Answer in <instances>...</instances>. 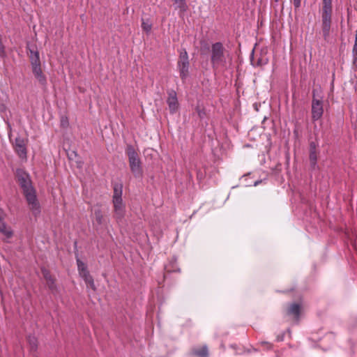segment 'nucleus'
Segmentation results:
<instances>
[{
  "instance_id": "23",
  "label": "nucleus",
  "mask_w": 357,
  "mask_h": 357,
  "mask_svg": "<svg viewBox=\"0 0 357 357\" xmlns=\"http://www.w3.org/2000/svg\"><path fill=\"white\" fill-rule=\"evenodd\" d=\"M302 305L299 303H292L289 309V312H300Z\"/></svg>"
},
{
  "instance_id": "7",
  "label": "nucleus",
  "mask_w": 357,
  "mask_h": 357,
  "mask_svg": "<svg viewBox=\"0 0 357 357\" xmlns=\"http://www.w3.org/2000/svg\"><path fill=\"white\" fill-rule=\"evenodd\" d=\"M41 272L46 282V284L53 294H56L59 293V289L57 284L56 283V278L54 275L51 274L49 270L45 268H41Z\"/></svg>"
},
{
  "instance_id": "3",
  "label": "nucleus",
  "mask_w": 357,
  "mask_h": 357,
  "mask_svg": "<svg viewBox=\"0 0 357 357\" xmlns=\"http://www.w3.org/2000/svg\"><path fill=\"white\" fill-rule=\"evenodd\" d=\"M227 52L221 43H215L211 46V62L213 69L226 66Z\"/></svg>"
},
{
  "instance_id": "30",
  "label": "nucleus",
  "mask_w": 357,
  "mask_h": 357,
  "mask_svg": "<svg viewBox=\"0 0 357 357\" xmlns=\"http://www.w3.org/2000/svg\"><path fill=\"white\" fill-rule=\"evenodd\" d=\"M266 63V61L263 62L261 60H259L257 62V65H259V66L262 65L263 63Z\"/></svg>"
},
{
  "instance_id": "28",
  "label": "nucleus",
  "mask_w": 357,
  "mask_h": 357,
  "mask_svg": "<svg viewBox=\"0 0 357 357\" xmlns=\"http://www.w3.org/2000/svg\"><path fill=\"white\" fill-rule=\"evenodd\" d=\"M6 55L5 47L2 43L1 39H0V57H4Z\"/></svg>"
},
{
  "instance_id": "12",
  "label": "nucleus",
  "mask_w": 357,
  "mask_h": 357,
  "mask_svg": "<svg viewBox=\"0 0 357 357\" xmlns=\"http://www.w3.org/2000/svg\"><path fill=\"white\" fill-rule=\"evenodd\" d=\"M3 216V212L0 208V232L2 233L4 236H6L7 238H10L13 236V231L4 223Z\"/></svg>"
},
{
  "instance_id": "2",
  "label": "nucleus",
  "mask_w": 357,
  "mask_h": 357,
  "mask_svg": "<svg viewBox=\"0 0 357 357\" xmlns=\"http://www.w3.org/2000/svg\"><path fill=\"white\" fill-rule=\"evenodd\" d=\"M122 186L115 185L112 197V203L114 206V218L119 223L124 218L126 214V206L122 199Z\"/></svg>"
},
{
  "instance_id": "20",
  "label": "nucleus",
  "mask_w": 357,
  "mask_h": 357,
  "mask_svg": "<svg viewBox=\"0 0 357 357\" xmlns=\"http://www.w3.org/2000/svg\"><path fill=\"white\" fill-rule=\"evenodd\" d=\"M173 1L176 6V9H179L181 13H184L187 10L188 6L185 0H173Z\"/></svg>"
},
{
  "instance_id": "32",
  "label": "nucleus",
  "mask_w": 357,
  "mask_h": 357,
  "mask_svg": "<svg viewBox=\"0 0 357 357\" xmlns=\"http://www.w3.org/2000/svg\"><path fill=\"white\" fill-rule=\"evenodd\" d=\"M279 0H275V1H278Z\"/></svg>"
},
{
  "instance_id": "27",
  "label": "nucleus",
  "mask_w": 357,
  "mask_h": 357,
  "mask_svg": "<svg viewBox=\"0 0 357 357\" xmlns=\"http://www.w3.org/2000/svg\"><path fill=\"white\" fill-rule=\"evenodd\" d=\"M322 8H332V0H322Z\"/></svg>"
},
{
  "instance_id": "14",
  "label": "nucleus",
  "mask_w": 357,
  "mask_h": 357,
  "mask_svg": "<svg viewBox=\"0 0 357 357\" xmlns=\"http://www.w3.org/2000/svg\"><path fill=\"white\" fill-rule=\"evenodd\" d=\"M178 68L181 79H185L188 75L189 62H178Z\"/></svg>"
},
{
  "instance_id": "6",
  "label": "nucleus",
  "mask_w": 357,
  "mask_h": 357,
  "mask_svg": "<svg viewBox=\"0 0 357 357\" xmlns=\"http://www.w3.org/2000/svg\"><path fill=\"white\" fill-rule=\"evenodd\" d=\"M27 143L28 139L21 137H16L13 143V147L15 153L17 154L19 158L24 160H26L27 159Z\"/></svg>"
},
{
  "instance_id": "18",
  "label": "nucleus",
  "mask_w": 357,
  "mask_h": 357,
  "mask_svg": "<svg viewBox=\"0 0 357 357\" xmlns=\"http://www.w3.org/2000/svg\"><path fill=\"white\" fill-rule=\"evenodd\" d=\"M193 354L197 357H208V350L206 345L203 346L200 349H197L193 351Z\"/></svg>"
},
{
  "instance_id": "8",
  "label": "nucleus",
  "mask_w": 357,
  "mask_h": 357,
  "mask_svg": "<svg viewBox=\"0 0 357 357\" xmlns=\"http://www.w3.org/2000/svg\"><path fill=\"white\" fill-rule=\"evenodd\" d=\"M324 113L323 102L321 100L313 98L312 102V119L316 121L321 119Z\"/></svg>"
},
{
  "instance_id": "15",
  "label": "nucleus",
  "mask_w": 357,
  "mask_h": 357,
  "mask_svg": "<svg viewBox=\"0 0 357 357\" xmlns=\"http://www.w3.org/2000/svg\"><path fill=\"white\" fill-rule=\"evenodd\" d=\"M302 315L303 314H286L284 319L290 325L294 326L299 323Z\"/></svg>"
},
{
  "instance_id": "19",
  "label": "nucleus",
  "mask_w": 357,
  "mask_h": 357,
  "mask_svg": "<svg viewBox=\"0 0 357 357\" xmlns=\"http://www.w3.org/2000/svg\"><path fill=\"white\" fill-rule=\"evenodd\" d=\"M77 268H78L79 274L81 277L89 273L87 270V267H86V264L83 261H82L79 259H77Z\"/></svg>"
},
{
  "instance_id": "25",
  "label": "nucleus",
  "mask_w": 357,
  "mask_h": 357,
  "mask_svg": "<svg viewBox=\"0 0 357 357\" xmlns=\"http://www.w3.org/2000/svg\"><path fill=\"white\" fill-rule=\"evenodd\" d=\"M142 28L144 31L148 33L151 30L152 25L148 21H144V20H142Z\"/></svg>"
},
{
  "instance_id": "1",
  "label": "nucleus",
  "mask_w": 357,
  "mask_h": 357,
  "mask_svg": "<svg viewBox=\"0 0 357 357\" xmlns=\"http://www.w3.org/2000/svg\"><path fill=\"white\" fill-rule=\"evenodd\" d=\"M18 183L23 190L29 209L33 215L36 216L40 213V206L36 197V191L31 185L29 175L19 170L17 173Z\"/></svg>"
},
{
  "instance_id": "26",
  "label": "nucleus",
  "mask_w": 357,
  "mask_h": 357,
  "mask_svg": "<svg viewBox=\"0 0 357 357\" xmlns=\"http://www.w3.org/2000/svg\"><path fill=\"white\" fill-rule=\"evenodd\" d=\"M196 112L200 119H204V117L206 115V112L204 108L200 107L199 106H197L196 107Z\"/></svg>"
},
{
  "instance_id": "10",
  "label": "nucleus",
  "mask_w": 357,
  "mask_h": 357,
  "mask_svg": "<svg viewBox=\"0 0 357 357\" xmlns=\"http://www.w3.org/2000/svg\"><path fill=\"white\" fill-rule=\"evenodd\" d=\"M31 70L36 79L42 86L45 87L47 85V77L44 74L41 66L35 67Z\"/></svg>"
},
{
  "instance_id": "29",
  "label": "nucleus",
  "mask_w": 357,
  "mask_h": 357,
  "mask_svg": "<svg viewBox=\"0 0 357 357\" xmlns=\"http://www.w3.org/2000/svg\"><path fill=\"white\" fill-rule=\"evenodd\" d=\"M295 10L298 9L301 6V0H292Z\"/></svg>"
},
{
  "instance_id": "22",
  "label": "nucleus",
  "mask_w": 357,
  "mask_h": 357,
  "mask_svg": "<svg viewBox=\"0 0 357 357\" xmlns=\"http://www.w3.org/2000/svg\"><path fill=\"white\" fill-rule=\"evenodd\" d=\"M352 54H353V60L354 63H357V30L356 31L355 34V41L354 45L352 50Z\"/></svg>"
},
{
  "instance_id": "4",
  "label": "nucleus",
  "mask_w": 357,
  "mask_h": 357,
  "mask_svg": "<svg viewBox=\"0 0 357 357\" xmlns=\"http://www.w3.org/2000/svg\"><path fill=\"white\" fill-rule=\"evenodd\" d=\"M126 153L128 157L129 166L132 173L135 177H141L142 168L139 153L132 145L127 146Z\"/></svg>"
},
{
  "instance_id": "9",
  "label": "nucleus",
  "mask_w": 357,
  "mask_h": 357,
  "mask_svg": "<svg viewBox=\"0 0 357 357\" xmlns=\"http://www.w3.org/2000/svg\"><path fill=\"white\" fill-rule=\"evenodd\" d=\"M167 94L168 97L167 99V103L168 105L169 112L172 114H174L178 111L179 107L176 93L174 90H170L167 92Z\"/></svg>"
},
{
  "instance_id": "5",
  "label": "nucleus",
  "mask_w": 357,
  "mask_h": 357,
  "mask_svg": "<svg viewBox=\"0 0 357 357\" xmlns=\"http://www.w3.org/2000/svg\"><path fill=\"white\" fill-rule=\"evenodd\" d=\"M332 8L321 9V27L325 38L329 36L332 22Z\"/></svg>"
},
{
  "instance_id": "13",
  "label": "nucleus",
  "mask_w": 357,
  "mask_h": 357,
  "mask_svg": "<svg viewBox=\"0 0 357 357\" xmlns=\"http://www.w3.org/2000/svg\"><path fill=\"white\" fill-rule=\"evenodd\" d=\"M317 144L312 142L310 144V161L312 167H314L317 160Z\"/></svg>"
},
{
  "instance_id": "17",
  "label": "nucleus",
  "mask_w": 357,
  "mask_h": 357,
  "mask_svg": "<svg viewBox=\"0 0 357 357\" xmlns=\"http://www.w3.org/2000/svg\"><path fill=\"white\" fill-rule=\"evenodd\" d=\"M82 278L84 279L87 287L91 288L93 291L96 290L93 279L89 273L82 276Z\"/></svg>"
},
{
  "instance_id": "21",
  "label": "nucleus",
  "mask_w": 357,
  "mask_h": 357,
  "mask_svg": "<svg viewBox=\"0 0 357 357\" xmlns=\"http://www.w3.org/2000/svg\"><path fill=\"white\" fill-rule=\"evenodd\" d=\"M27 341L32 351H36L38 349V340L34 335H29L27 337Z\"/></svg>"
},
{
  "instance_id": "31",
  "label": "nucleus",
  "mask_w": 357,
  "mask_h": 357,
  "mask_svg": "<svg viewBox=\"0 0 357 357\" xmlns=\"http://www.w3.org/2000/svg\"><path fill=\"white\" fill-rule=\"evenodd\" d=\"M231 348H233V349H236V345H234V344H231Z\"/></svg>"
},
{
  "instance_id": "11",
  "label": "nucleus",
  "mask_w": 357,
  "mask_h": 357,
  "mask_svg": "<svg viewBox=\"0 0 357 357\" xmlns=\"http://www.w3.org/2000/svg\"><path fill=\"white\" fill-rule=\"evenodd\" d=\"M28 55L29 57L31 69L35 67L41 66L40 55L37 50L30 49Z\"/></svg>"
},
{
  "instance_id": "24",
  "label": "nucleus",
  "mask_w": 357,
  "mask_h": 357,
  "mask_svg": "<svg viewBox=\"0 0 357 357\" xmlns=\"http://www.w3.org/2000/svg\"><path fill=\"white\" fill-rule=\"evenodd\" d=\"M178 62H189L188 55L185 50L180 53L179 59Z\"/></svg>"
},
{
  "instance_id": "16",
  "label": "nucleus",
  "mask_w": 357,
  "mask_h": 357,
  "mask_svg": "<svg viewBox=\"0 0 357 357\" xmlns=\"http://www.w3.org/2000/svg\"><path fill=\"white\" fill-rule=\"evenodd\" d=\"M94 218L98 225H102L105 222V215L100 208L94 210Z\"/></svg>"
}]
</instances>
